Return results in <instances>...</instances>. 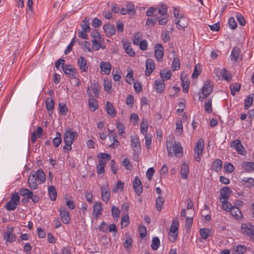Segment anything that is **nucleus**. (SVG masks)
<instances>
[{"mask_svg": "<svg viewBox=\"0 0 254 254\" xmlns=\"http://www.w3.org/2000/svg\"><path fill=\"white\" fill-rule=\"evenodd\" d=\"M221 202L222 203V206L223 209L227 211H230L234 207L230 202L225 201V200H222Z\"/></svg>", "mask_w": 254, "mask_h": 254, "instance_id": "obj_51", "label": "nucleus"}, {"mask_svg": "<svg viewBox=\"0 0 254 254\" xmlns=\"http://www.w3.org/2000/svg\"><path fill=\"white\" fill-rule=\"evenodd\" d=\"M122 165L126 169L130 170L132 168L131 164L130 163L128 158H125L123 161Z\"/></svg>", "mask_w": 254, "mask_h": 254, "instance_id": "obj_56", "label": "nucleus"}, {"mask_svg": "<svg viewBox=\"0 0 254 254\" xmlns=\"http://www.w3.org/2000/svg\"><path fill=\"white\" fill-rule=\"evenodd\" d=\"M232 215L236 218H239L241 217L242 214L239 208L234 206L230 211Z\"/></svg>", "mask_w": 254, "mask_h": 254, "instance_id": "obj_46", "label": "nucleus"}, {"mask_svg": "<svg viewBox=\"0 0 254 254\" xmlns=\"http://www.w3.org/2000/svg\"><path fill=\"white\" fill-rule=\"evenodd\" d=\"M222 166V161L220 159H217L212 163L211 169L216 172H218L221 169Z\"/></svg>", "mask_w": 254, "mask_h": 254, "instance_id": "obj_31", "label": "nucleus"}, {"mask_svg": "<svg viewBox=\"0 0 254 254\" xmlns=\"http://www.w3.org/2000/svg\"><path fill=\"white\" fill-rule=\"evenodd\" d=\"M48 192L51 199L55 201L56 199L57 193L55 187L53 186H50L48 188Z\"/></svg>", "mask_w": 254, "mask_h": 254, "instance_id": "obj_35", "label": "nucleus"}, {"mask_svg": "<svg viewBox=\"0 0 254 254\" xmlns=\"http://www.w3.org/2000/svg\"><path fill=\"white\" fill-rule=\"evenodd\" d=\"M180 63L178 58H174L172 63V68L173 70H178L180 68Z\"/></svg>", "mask_w": 254, "mask_h": 254, "instance_id": "obj_58", "label": "nucleus"}, {"mask_svg": "<svg viewBox=\"0 0 254 254\" xmlns=\"http://www.w3.org/2000/svg\"><path fill=\"white\" fill-rule=\"evenodd\" d=\"M133 188L138 196H139L141 194L143 190V186L140 180L137 177H135L133 182Z\"/></svg>", "mask_w": 254, "mask_h": 254, "instance_id": "obj_12", "label": "nucleus"}, {"mask_svg": "<svg viewBox=\"0 0 254 254\" xmlns=\"http://www.w3.org/2000/svg\"><path fill=\"white\" fill-rule=\"evenodd\" d=\"M179 225V223L177 219L173 220L170 228V232L173 234H177Z\"/></svg>", "mask_w": 254, "mask_h": 254, "instance_id": "obj_36", "label": "nucleus"}, {"mask_svg": "<svg viewBox=\"0 0 254 254\" xmlns=\"http://www.w3.org/2000/svg\"><path fill=\"white\" fill-rule=\"evenodd\" d=\"M160 74L163 79L164 78H166V79H170L172 76L171 71L168 68L161 70L160 72Z\"/></svg>", "mask_w": 254, "mask_h": 254, "instance_id": "obj_33", "label": "nucleus"}, {"mask_svg": "<svg viewBox=\"0 0 254 254\" xmlns=\"http://www.w3.org/2000/svg\"><path fill=\"white\" fill-rule=\"evenodd\" d=\"M229 25L230 27L234 30L237 27V24L235 21V18L233 17H231L229 19Z\"/></svg>", "mask_w": 254, "mask_h": 254, "instance_id": "obj_61", "label": "nucleus"}, {"mask_svg": "<svg viewBox=\"0 0 254 254\" xmlns=\"http://www.w3.org/2000/svg\"><path fill=\"white\" fill-rule=\"evenodd\" d=\"M183 17H181L180 19L176 22L177 27L179 29H184L185 28L187 27V24L182 23Z\"/></svg>", "mask_w": 254, "mask_h": 254, "instance_id": "obj_64", "label": "nucleus"}, {"mask_svg": "<svg viewBox=\"0 0 254 254\" xmlns=\"http://www.w3.org/2000/svg\"><path fill=\"white\" fill-rule=\"evenodd\" d=\"M236 18L239 22V24L242 26H245L246 24V20L243 15L239 13H237L236 14Z\"/></svg>", "mask_w": 254, "mask_h": 254, "instance_id": "obj_57", "label": "nucleus"}, {"mask_svg": "<svg viewBox=\"0 0 254 254\" xmlns=\"http://www.w3.org/2000/svg\"><path fill=\"white\" fill-rule=\"evenodd\" d=\"M142 35L140 33L138 32L134 34L133 39V44L135 45H138L140 43V39L141 38Z\"/></svg>", "mask_w": 254, "mask_h": 254, "instance_id": "obj_55", "label": "nucleus"}, {"mask_svg": "<svg viewBox=\"0 0 254 254\" xmlns=\"http://www.w3.org/2000/svg\"><path fill=\"white\" fill-rule=\"evenodd\" d=\"M241 167L247 172L251 173L254 171V162L244 161L242 163Z\"/></svg>", "mask_w": 254, "mask_h": 254, "instance_id": "obj_22", "label": "nucleus"}, {"mask_svg": "<svg viewBox=\"0 0 254 254\" xmlns=\"http://www.w3.org/2000/svg\"><path fill=\"white\" fill-rule=\"evenodd\" d=\"M37 180L34 175L31 172L28 180V186L31 190H36L38 188V185L36 182Z\"/></svg>", "mask_w": 254, "mask_h": 254, "instance_id": "obj_20", "label": "nucleus"}, {"mask_svg": "<svg viewBox=\"0 0 254 254\" xmlns=\"http://www.w3.org/2000/svg\"><path fill=\"white\" fill-rule=\"evenodd\" d=\"M100 68L102 72L108 74L110 73L111 65L108 62H102L100 64Z\"/></svg>", "mask_w": 254, "mask_h": 254, "instance_id": "obj_25", "label": "nucleus"}, {"mask_svg": "<svg viewBox=\"0 0 254 254\" xmlns=\"http://www.w3.org/2000/svg\"><path fill=\"white\" fill-rule=\"evenodd\" d=\"M77 135V132L76 131H72L70 128L65 130L64 133V141L65 145L63 147V149L65 152L68 153L71 150V145Z\"/></svg>", "mask_w": 254, "mask_h": 254, "instance_id": "obj_2", "label": "nucleus"}, {"mask_svg": "<svg viewBox=\"0 0 254 254\" xmlns=\"http://www.w3.org/2000/svg\"><path fill=\"white\" fill-rule=\"evenodd\" d=\"M93 211L95 213L96 216H98L101 214L102 211V207L101 202H97L95 203L93 206Z\"/></svg>", "mask_w": 254, "mask_h": 254, "instance_id": "obj_43", "label": "nucleus"}, {"mask_svg": "<svg viewBox=\"0 0 254 254\" xmlns=\"http://www.w3.org/2000/svg\"><path fill=\"white\" fill-rule=\"evenodd\" d=\"M13 228L10 227L4 235V239L8 242L12 243L15 240V235L13 233Z\"/></svg>", "mask_w": 254, "mask_h": 254, "instance_id": "obj_18", "label": "nucleus"}, {"mask_svg": "<svg viewBox=\"0 0 254 254\" xmlns=\"http://www.w3.org/2000/svg\"><path fill=\"white\" fill-rule=\"evenodd\" d=\"M86 93L89 97V106L91 111L94 112L98 108L97 101L96 99L93 98L92 96L91 92L89 89V87L88 86L86 90Z\"/></svg>", "mask_w": 254, "mask_h": 254, "instance_id": "obj_11", "label": "nucleus"}, {"mask_svg": "<svg viewBox=\"0 0 254 254\" xmlns=\"http://www.w3.org/2000/svg\"><path fill=\"white\" fill-rule=\"evenodd\" d=\"M231 193L232 190L228 187H225L222 188L220 190V201H222V199H228L229 198Z\"/></svg>", "mask_w": 254, "mask_h": 254, "instance_id": "obj_15", "label": "nucleus"}, {"mask_svg": "<svg viewBox=\"0 0 254 254\" xmlns=\"http://www.w3.org/2000/svg\"><path fill=\"white\" fill-rule=\"evenodd\" d=\"M213 88V83L209 80H206L201 89V92L199 93V100L207 97L212 92Z\"/></svg>", "mask_w": 254, "mask_h": 254, "instance_id": "obj_3", "label": "nucleus"}, {"mask_svg": "<svg viewBox=\"0 0 254 254\" xmlns=\"http://www.w3.org/2000/svg\"><path fill=\"white\" fill-rule=\"evenodd\" d=\"M53 145L55 147H58L62 142L61 134L59 132H56V136L53 140Z\"/></svg>", "mask_w": 254, "mask_h": 254, "instance_id": "obj_45", "label": "nucleus"}, {"mask_svg": "<svg viewBox=\"0 0 254 254\" xmlns=\"http://www.w3.org/2000/svg\"><path fill=\"white\" fill-rule=\"evenodd\" d=\"M204 146V142L203 139L202 138L199 139L194 148V152L197 154V156L194 157L197 162H199L201 160V156L203 153Z\"/></svg>", "mask_w": 254, "mask_h": 254, "instance_id": "obj_5", "label": "nucleus"}, {"mask_svg": "<svg viewBox=\"0 0 254 254\" xmlns=\"http://www.w3.org/2000/svg\"><path fill=\"white\" fill-rule=\"evenodd\" d=\"M19 192H20V194H21V195H22L23 196H26V197L28 199V198L32 199V198L34 195L33 193V192L30 191L29 190H28L27 189H24V188L21 189Z\"/></svg>", "mask_w": 254, "mask_h": 254, "instance_id": "obj_34", "label": "nucleus"}, {"mask_svg": "<svg viewBox=\"0 0 254 254\" xmlns=\"http://www.w3.org/2000/svg\"><path fill=\"white\" fill-rule=\"evenodd\" d=\"M164 203V199L163 197L159 196L156 199V208L158 211H160Z\"/></svg>", "mask_w": 254, "mask_h": 254, "instance_id": "obj_40", "label": "nucleus"}, {"mask_svg": "<svg viewBox=\"0 0 254 254\" xmlns=\"http://www.w3.org/2000/svg\"><path fill=\"white\" fill-rule=\"evenodd\" d=\"M103 28L107 36H111L115 34L116 29L113 24H105L104 25Z\"/></svg>", "mask_w": 254, "mask_h": 254, "instance_id": "obj_16", "label": "nucleus"}, {"mask_svg": "<svg viewBox=\"0 0 254 254\" xmlns=\"http://www.w3.org/2000/svg\"><path fill=\"white\" fill-rule=\"evenodd\" d=\"M168 155L170 156L176 155L181 157L183 155V148L179 142H176L175 138H172L166 143Z\"/></svg>", "mask_w": 254, "mask_h": 254, "instance_id": "obj_1", "label": "nucleus"}, {"mask_svg": "<svg viewBox=\"0 0 254 254\" xmlns=\"http://www.w3.org/2000/svg\"><path fill=\"white\" fill-rule=\"evenodd\" d=\"M253 102V97L251 96V95L248 96L247 98L245 100L244 103V109L247 110L252 105Z\"/></svg>", "mask_w": 254, "mask_h": 254, "instance_id": "obj_48", "label": "nucleus"}, {"mask_svg": "<svg viewBox=\"0 0 254 254\" xmlns=\"http://www.w3.org/2000/svg\"><path fill=\"white\" fill-rule=\"evenodd\" d=\"M123 46L126 52L131 57H134L135 55V52L130 46V43H126L123 44Z\"/></svg>", "mask_w": 254, "mask_h": 254, "instance_id": "obj_38", "label": "nucleus"}, {"mask_svg": "<svg viewBox=\"0 0 254 254\" xmlns=\"http://www.w3.org/2000/svg\"><path fill=\"white\" fill-rule=\"evenodd\" d=\"M241 232L251 238H254V225L250 223H243L241 226Z\"/></svg>", "mask_w": 254, "mask_h": 254, "instance_id": "obj_6", "label": "nucleus"}, {"mask_svg": "<svg viewBox=\"0 0 254 254\" xmlns=\"http://www.w3.org/2000/svg\"><path fill=\"white\" fill-rule=\"evenodd\" d=\"M145 65V75L149 76L155 68V64L153 60L149 59L146 61Z\"/></svg>", "mask_w": 254, "mask_h": 254, "instance_id": "obj_17", "label": "nucleus"}, {"mask_svg": "<svg viewBox=\"0 0 254 254\" xmlns=\"http://www.w3.org/2000/svg\"><path fill=\"white\" fill-rule=\"evenodd\" d=\"M230 147L236 149L238 154L245 155L246 151L240 139H236L230 143Z\"/></svg>", "mask_w": 254, "mask_h": 254, "instance_id": "obj_8", "label": "nucleus"}, {"mask_svg": "<svg viewBox=\"0 0 254 254\" xmlns=\"http://www.w3.org/2000/svg\"><path fill=\"white\" fill-rule=\"evenodd\" d=\"M189 169L186 163L183 164L180 171L181 177L183 179H187L188 178Z\"/></svg>", "mask_w": 254, "mask_h": 254, "instance_id": "obj_26", "label": "nucleus"}, {"mask_svg": "<svg viewBox=\"0 0 254 254\" xmlns=\"http://www.w3.org/2000/svg\"><path fill=\"white\" fill-rule=\"evenodd\" d=\"M110 198V192L107 185H104L101 187V198L102 200L107 203Z\"/></svg>", "mask_w": 254, "mask_h": 254, "instance_id": "obj_14", "label": "nucleus"}, {"mask_svg": "<svg viewBox=\"0 0 254 254\" xmlns=\"http://www.w3.org/2000/svg\"><path fill=\"white\" fill-rule=\"evenodd\" d=\"M131 146L133 151L136 154H140L141 152V146L139 138L136 136H131L130 138Z\"/></svg>", "mask_w": 254, "mask_h": 254, "instance_id": "obj_10", "label": "nucleus"}, {"mask_svg": "<svg viewBox=\"0 0 254 254\" xmlns=\"http://www.w3.org/2000/svg\"><path fill=\"white\" fill-rule=\"evenodd\" d=\"M99 159V164L102 165H106V163L111 160V156L108 153H100L97 156Z\"/></svg>", "mask_w": 254, "mask_h": 254, "instance_id": "obj_19", "label": "nucleus"}, {"mask_svg": "<svg viewBox=\"0 0 254 254\" xmlns=\"http://www.w3.org/2000/svg\"><path fill=\"white\" fill-rule=\"evenodd\" d=\"M241 83L236 82L235 83H232L230 85V88L231 90V94L233 96L235 95L236 92H239L241 89Z\"/></svg>", "mask_w": 254, "mask_h": 254, "instance_id": "obj_32", "label": "nucleus"}, {"mask_svg": "<svg viewBox=\"0 0 254 254\" xmlns=\"http://www.w3.org/2000/svg\"><path fill=\"white\" fill-rule=\"evenodd\" d=\"M106 109L108 115L115 117L116 115V111L113 107V104L107 101L106 105Z\"/></svg>", "mask_w": 254, "mask_h": 254, "instance_id": "obj_30", "label": "nucleus"}, {"mask_svg": "<svg viewBox=\"0 0 254 254\" xmlns=\"http://www.w3.org/2000/svg\"><path fill=\"white\" fill-rule=\"evenodd\" d=\"M59 106L60 108V113H61V114L65 115L68 111L67 108L65 104L60 103L59 104Z\"/></svg>", "mask_w": 254, "mask_h": 254, "instance_id": "obj_62", "label": "nucleus"}, {"mask_svg": "<svg viewBox=\"0 0 254 254\" xmlns=\"http://www.w3.org/2000/svg\"><path fill=\"white\" fill-rule=\"evenodd\" d=\"M245 185L247 188H252L254 187V179L252 178H244L242 180Z\"/></svg>", "mask_w": 254, "mask_h": 254, "instance_id": "obj_41", "label": "nucleus"}, {"mask_svg": "<svg viewBox=\"0 0 254 254\" xmlns=\"http://www.w3.org/2000/svg\"><path fill=\"white\" fill-rule=\"evenodd\" d=\"M193 222V217H190V218L187 217L186 221L185 222V227L187 229V231L189 232L190 230V228L191 227L192 224Z\"/></svg>", "mask_w": 254, "mask_h": 254, "instance_id": "obj_53", "label": "nucleus"}, {"mask_svg": "<svg viewBox=\"0 0 254 254\" xmlns=\"http://www.w3.org/2000/svg\"><path fill=\"white\" fill-rule=\"evenodd\" d=\"M59 211L62 222L65 224H69L70 222V216L66 207L64 206H61L60 208Z\"/></svg>", "mask_w": 254, "mask_h": 254, "instance_id": "obj_9", "label": "nucleus"}, {"mask_svg": "<svg viewBox=\"0 0 254 254\" xmlns=\"http://www.w3.org/2000/svg\"><path fill=\"white\" fill-rule=\"evenodd\" d=\"M77 64L82 71L85 72L88 69L87 61L85 58L80 57L78 59Z\"/></svg>", "mask_w": 254, "mask_h": 254, "instance_id": "obj_23", "label": "nucleus"}, {"mask_svg": "<svg viewBox=\"0 0 254 254\" xmlns=\"http://www.w3.org/2000/svg\"><path fill=\"white\" fill-rule=\"evenodd\" d=\"M158 11L159 14H160L161 16L168 15V7L167 6V5L165 4H161L159 5L158 6Z\"/></svg>", "mask_w": 254, "mask_h": 254, "instance_id": "obj_37", "label": "nucleus"}, {"mask_svg": "<svg viewBox=\"0 0 254 254\" xmlns=\"http://www.w3.org/2000/svg\"><path fill=\"white\" fill-rule=\"evenodd\" d=\"M132 241L130 236L129 235L127 236L125 241L123 244L124 247L127 251L128 252L130 251V249L132 247Z\"/></svg>", "mask_w": 254, "mask_h": 254, "instance_id": "obj_39", "label": "nucleus"}, {"mask_svg": "<svg viewBox=\"0 0 254 254\" xmlns=\"http://www.w3.org/2000/svg\"><path fill=\"white\" fill-rule=\"evenodd\" d=\"M220 73L223 79H231L232 78L231 74L225 68L220 69Z\"/></svg>", "mask_w": 254, "mask_h": 254, "instance_id": "obj_42", "label": "nucleus"}, {"mask_svg": "<svg viewBox=\"0 0 254 254\" xmlns=\"http://www.w3.org/2000/svg\"><path fill=\"white\" fill-rule=\"evenodd\" d=\"M224 168L226 172L229 173H232L234 170V167L231 163H228L225 164Z\"/></svg>", "mask_w": 254, "mask_h": 254, "instance_id": "obj_59", "label": "nucleus"}, {"mask_svg": "<svg viewBox=\"0 0 254 254\" xmlns=\"http://www.w3.org/2000/svg\"><path fill=\"white\" fill-rule=\"evenodd\" d=\"M88 86L89 87V89L91 88L93 92L95 97L96 98H98L99 97V93L100 90V86L98 82L94 80L93 83L91 82L90 86ZM90 90H91V89Z\"/></svg>", "mask_w": 254, "mask_h": 254, "instance_id": "obj_24", "label": "nucleus"}, {"mask_svg": "<svg viewBox=\"0 0 254 254\" xmlns=\"http://www.w3.org/2000/svg\"><path fill=\"white\" fill-rule=\"evenodd\" d=\"M164 54V49L161 44H156L155 45L154 55L157 61H162Z\"/></svg>", "mask_w": 254, "mask_h": 254, "instance_id": "obj_13", "label": "nucleus"}, {"mask_svg": "<svg viewBox=\"0 0 254 254\" xmlns=\"http://www.w3.org/2000/svg\"><path fill=\"white\" fill-rule=\"evenodd\" d=\"M32 173L34 175L37 181L40 182V184H42L45 182L46 176L44 171L42 169H39L36 172H32Z\"/></svg>", "mask_w": 254, "mask_h": 254, "instance_id": "obj_21", "label": "nucleus"}, {"mask_svg": "<svg viewBox=\"0 0 254 254\" xmlns=\"http://www.w3.org/2000/svg\"><path fill=\"white\" fill-rule=\"evenodd\" d=\"M154 88L158 93H161L165 88L164 80H155Z\"/></svg>", "mask_w": 254, "mask_h": 254, "instance_id": "obj_27", "label": "nucleus"}, {"mask_svg": "<svg viewBox=\"0 0 254 254\" xmlns=\"http://www.w3.org/2000/svg\"><path fill=\"white\" fill-rule=\"evenodd\" d=\"M104 90L107 92H110L112 87L111 80H104Z\"/></svg>", "mask_w": 254, "mask_h": 254, "instance_id": "obj_54", "label": "nucleus"}, {"mask_svg": "<svg viewBox=\"0 0 254 254\" xmlns=\"http://www.w3.org/2000/svg\"><path fill=\"white\" fill-rule=\"evenodd\" d=\"M63 70L67 77L70 78H77V71L74 66L71 64H66L63 66Z\"/></svg>", "mask_w": 254, "mask_h": 254, "instance_id": "obj_7", "label": "nucleus"}, {"mask_svg": "<svg viewBox=\"0 0 254 254\" xmlns=\"http://www.w3.org/2000/svg\"><path fill=\"white\" fill-rule=\"evenodd\" d=\"M90 19L89 17H85V19L81 22L80 26L82 30L89 32L90 31V27L89 26Z\"/></svg>", "mask_w": 254, "mask_h": 254, "instance_id": "obj_29", "label": "nucleus"}, {"mask_svg": "<svg viewBox=\"0 0 254 254\" xmlns=\"http://www.w3.org/2000/svg\"><path fill=\"white\" fill-rule=\"evenodd\" d=\"M182 81L183 91L185 93L188 92L189 85L190 84V80H181Z\"/></svg>", "mask_w": 254, "mask_h": 254, "instance_id": "obj_63", "label": "nucleus"}, {"mask_svg": "<svg viewBox=\"0 0 254 254\" xmlns=\"http://www.w3.org/2000/svg\"><path fill=\"white\" fill-rule=\"evenodd\" d=\"M46 108L48 111H52L54 108V102L53 99L48 98L46 102Z\"/></svg>", "mask_w": 254, "mask_h": 254, "instance_id": "obj_50", "label": "nucleus"}, {"mask_svg": "<svg viewBox=\"0 0 254 254\" xmlns=\"http://www.w3.org/2000/svg\"><path fill=\"white\" fill-rule=\"evenodd\" d=\"M160 245V241L159 239L157 237H154L152 239V244L151 247L153 250H157L159 247Z\"/></svg>", "mask_w": 254, "mask_h": 254, "instance_id": "obj_44", "label": "nucleus"}, {"mask_svg": "<svg viewBox=\"0 0 254 254\" xmlns=\"http://www.w3.org/2000/svg\"><path fill=\"white\" fill-rule=\"evenodd\" d=\"M210 230L207 228H201L199 231L202 239L206 240L209 236Z\"/></svg>", "mask_w": 254, "mask_h": 254, "instance_id": "obj_47", "label": "nucleus"}, {"mask_svg": "<svg viewBox=\"0 0 254 254\" xmlns=\"http://www.w3.org/2000/svg\"><path fill=\"white\" fill-rule=\"evenodd\" d=\"M205 111L208 114L211 113L212 111V100L208 99L204 104Z\"/></svg>", "mask_w": 254, "mask_h": 254, "instance_id": "obj_49", "label": "nucleus"}, {"mask_svg": "<svg viewBox=\"0 0 254 254\" xmlns=\"http://www.w3.org/2000/svg\"><path fill=\"white\" fill-rule=\"evenodd\" d=\"M240 49L238 47H234L231 52L230 58L231 61L236 62L239 57Z\"/></svg>", "mask_w": 254, "mask_h": 254, "instance_id": "obj_28", "label": "nucleus"}, {"mask_svg": "<svg viewBox=\"0 0 254 254\" xmlns=\"http://www.w3.org/2000/svg\"><path fill=\"white\" fill-rule=\"evenodd\" d=\"M148 127V122L147 121L143 120V121L140 125L141 133H142L144 135L147 134Z\"/></svg>", "mask_w": 254, "mask_h": 254, "instance_id": "obj_52", "label": "nucleus"}, {"mask_svg": "<svg viewBox=\"0 0 254 254\" xmlns=\"http://www.w3.org/2000/svg\"><path fill=\"white\" fill-rule=\"evenodd\" d=\"M19 196L18 193L15 192L11 195L10 199L6 205V208L8 211L14 210L19 203Z\"/></svg>", "mask_w": 254, "mask_h": 254, "instance_id": "obj_4", "label": "nucleus"}, {"mask_svg": "<svg viewBox=\"0 0 254 254\" xmlns=\"http://www.w3.org/2000/svg\"><path fill=\"white\" fill-rule=\"evenodd\" d=\"M126 7L129 14H134L135 13L134 4L132 3L127 2L126 4Z\"/></svg>", "mask_w": 254, "mask_h": 254, "instance_id": "obj_60", "label": "nucleus"}]
</instances>
